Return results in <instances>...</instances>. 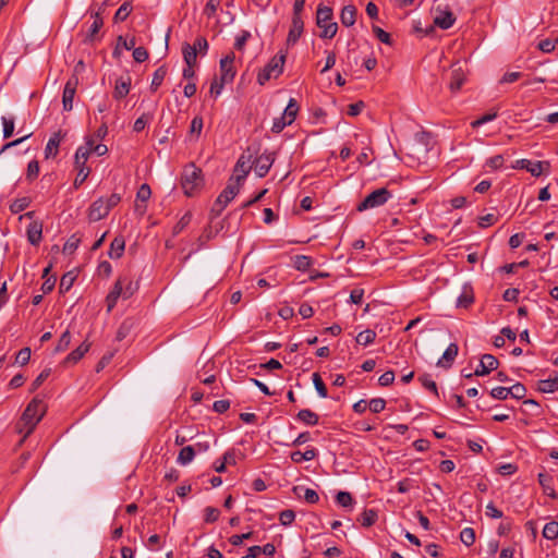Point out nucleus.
I'll list each match as a JSON object with an SVG mask.
<instances>
[{
  "label": "nucleus",
  "instance_id": "31",
  "mask_svg": "<svg viewBox=\"0 0 558 558\" xmlns=\"http://www.w3.org/2000/svg\"><path fill=\"white\" fill-rule=\"evenodd\" d=\"M456 21L453 14L449 11L441 12L438 16L434 19V24L440 27L441 29L450 28Z\"/></svg>",
  "mask_w": 558,
  "mask_h": 558
},
{
  "label": "nucleus",
  "instance_id": "48",
  "mask_svg": "<svg viewBox=\"0 0 558 558\" xmlns=\"http://www.w3.org/2000/svg\"><path fill=\"white\" fill-rule=\"evenodd\" d=\"M132 11V8L129 2H124L116 12L114 14V21L116 22H123L128 19Z\"/></svg>",
  "mask_w": 558,
  "mask_h": 558
},
{
  "label": "nucleus",
  "instance_id": "8",
  "mask_svg": "<svg viewBox=\"0 0 558 558\" xmlns=\"http://www.w3.org/2000/svg\"><path fill=\"white\" fill-rule=\"evenodd\" d=\"M515 169H525L527 170L532 175L539 177L545 169L549 168L548 161H531L529 159H520L515 161V165L513 166Z\"/></svg>",
  "mask_w": 558,
  "mask_h": 558
},
{
  "label": "nucleus",
  "instance_id": "18",
  "mask_svg": "<svg viewBox=\"0 0 558 558\" xmlns=\"http://www.w3.org/2000/svg\"><path fill=\"white\" fill-rule=\"evenodd\" d=\"M459 352V347L457 343H450L445 350L442 356L438 360L437 366L442 368L451 367Z\"/></svg>",
  "mask_w": 558,
  "mask_h": 558
},
{
  "label": "nucleus",
  "instance_id": "23",
  "mask_svg": "<svg viewBox=\"0 0 558 558\" xmlns=\"http://www.w3.org/2000/svg\"><path fill=\"white\" fill-rule=\"evenodd\" d=\"M538 483L543 488V492L545 495L553 499H557L558 495L554 488V480L553 477L547 473H539L538 474Z\"/></svg>",
  "mask_w": 558,
  "mask_h": 558
},
{
  "label": "nucleus",
  "instance_id": "43",
  "mask_svg": "<svg viewBox=\"0 0 558 558\" xmlns=\"http://www.w3.org/2000/svg\"><path fill=\"white\" fill-rule=\"evenodd\" d=\"M29 204L31 201L28 197H21L13 201V203L10 205V210L12 214H19L26 209L29 206Z\"/></svg>",
  "mask_w": 558,
  "mask_h": 558
},
{
  "label": "nucleus",
  "instance_id": "49",
  "mask_svg": "<svg viewBox=\"0 0 558 558\" xmlns=\"http://www.w3.org/2000/svg\"><path fill=\"white\" fill-rule=\"evenodd\" d=\"M70 343H71V333L69 330H65L59 338V341L56 345L54 351L63 352L69 348Z\"/></svg>",
  "mask_w": 558,
  "mask_h": 558
},
{
  "label": "nucleus",
  "instance_id": "14",
  "mask_svg": "<svg viewBox=\"0 0 558 558\" xmlns=\"http://www.w3.org/2000/svg\"><path fill=\"white\" fill-rule=\"evenodd\" d=\"M252 165L250 163V158L245 160L244 156H241L234 167V177L233 182L241 186L242 182L248 174L250 170L252 169Z\"/></svg>",
  "mask_w": 558,
  "mask_h": 558
},
{
  "label": "nucleus",
  "instance_id": "28",
  "mask_svg": "<svg viewBox=\"0 0 558 558\" xmlns=\"http://www.w3.org/2000/svg\"><path fill=\"white\" fill-rule=\"evenodd\" d=\"M296 420L304 423L305 425L315 426L318 424L319 416L317 413L313 412L310 409H303L300 410L299 413L296 414Z\"/></svg>",
  "mask_w": 558,
  "mask_h": 558
},
{
  "label": "nucleus",
  "instance_id": "33",
  "mask_svg": "<svg viewBox=\"0 0 558 558\" xmlns=\"http://www.w3.org/2000/svg\"><path fill=\"white\" fill-rule=\"evenodd\" d=\"M196 454V449L193 446L183 447L177 458V462L181 465H186L193 461Z\"/></svg>",
  "mask_w": 558,
  "mask_h": 558
},
{
  "label": "nucleus",
  "instance_id": "27",
  "mask_svg": "<svg viewBox=\"0 0 558 558\" xmlns=\"http://www.w3.org/2000/svg\"><path fill=\"white\" fill-rule=\"evenodd\" d=\"M124 248H125V241H124V239L122 236H116L111 241V244H110V250L108 252L109 257L112 258V259L120 258L123 255V253H124Z\"/></svg>",
  "mask_w": 558,
  "mask_h": 558
},
{
  "label": "nucleus",
  "instance_id": "30",
  "mask_svg": "<svg viewBox=\"0 0 558 558\" xmlns=\"http://www.w3.org/2000/svg\"><path fill=\"white\" fill-rule=\"evenodd\" d=\"M299 112V105L298 101L294 98H290L288 106L282 112V118L286 120L290 125L294 122L296 114Z\"/></svg>",
  "mask_w": 558,
  "mask_h": 558
},
{
  "label": "nucleus",
  "instance_id": "47",
  "mask_svg": "<svg viewBox=\"0 0 558 558\" xmlns=\"http://www.w3.org/2000/svg\"><path fill=\"white\" fill-rule=\"evenodd\" d=\"M74 280L75 277L71 272L63 275L59 286L60 293L68 292L72 288Z\"/></svg>",
  "mask_w": 558,
  "mask_h": 558
},
{
  "label": "nucleus",
  "instance_id": "2",
  "mask_svg": "<svg viewBox=\"0 0 558 558\" xmlns=\"http://www.w3.org/2000/svg\"><path fill=\"white\" fill-rule=\"evenodd\" d=\"M181 186L186 196L192 197L196 195L204 186L202 169L197 168L194 163L185 166L181 177Z\"/></svg>",
  "mask_w": 558,
  "mask_h": 558
},
{
  "label": "nucleus",
  "instance_id": "35",
  "mask_svg": "<svg viewBox=\"0 0 558 558\" xmlns=\"http://www.w3.org/2000/svg\"><path fill=\"white\" fill-rule=\"evenodd\" d=\"M313 260L306 255H295L293 257V267L300 271H306L311 268Z\"/></svg>",
  "mask_w": 558,
  "mask_h": 558
},
{
  "label": "nucleus",
  "instance_id": "37",
  "mask_svg": "<svg viewBox=\"0 0 558 558\" xmlns=\"http://www.w3.org/2000/svg\"><path fill=\"white\" fill-rule=\"evenodd\" d=\"M376 339V332L372 329H366L356 336L355 340L361 345H368L373 343Z\"/></svg>",
  "mask_w": 558,
  "mask_h": 558
},
{
  "label": "nucleus",
  "instance_id": "29",
  "mask_svg": "<svg viewBox=\"0 0 558 558\" xmlns=\"http://www.w3.org/2000/svg\"><path fill=\"white\" fill-rule=\"evenodd\" d=\"M356 17V9L354 5H345L342 8L340 13V21L342 25L350 27L354 25Z\"/></svg>",
  "mask_w": 558,
  "mask_h": 558
},
{
  "label": "nucleus",
  "instance_id": "34",
  "mask_svg": "<svg viewBox=\"0 0 558 558\" xmlns=\"http://www.w3.org/2000/svg\"><path fill=\"white\" fill-rule=\"evenodd\" d=\"M378 519L377 511L374 509H365L359 519L361 524L365 527H369L376 523Z\"/></svg>",
  "mask_w": 558,
  "mask_h": 558
},
{
  "label": "nucleus",
  "instance_id": "1",
  "mask_svg": "<svg viewBox=\"0 0 558 558\" xmlns=\"http://www.w3.org/2000/svg\"><path fill=\"white\" fill-rule=\"evenodd\" d=\"M45 415V407L41 400L33 399L24 410L20 421L16 424V432L23 434L24 441L35 429L37 424Z\"/></svg>",
  "mask_w": 558,
  "mask_h": 558
},
{
  "label": "nucleus",
  "instance_id": "21",
  "mask_svg": "<svg viewBox=\"0 0 558 558\" xmlns=\"http://www.w3.org/2000/svg\"><path fill=\"white\" fill-rule=\"evenodd\" d=\"M433 137L427 132H418L415 135V150L417 153L427 154L432 148Z\"/></svg>",
  "mask_w": 558,
  "mask_h": 558
},
{
  "label": "nucleus",
  "instance_id": "42",
  "mask_svg": "<svg viewBox=\"0 0 558 558\" xmlns=\"http://www.w3.org/2000/svg\"><path fill=\"white\" fill-rule=\"evenodd\" d=\"M192 220V214L190 211L185 213L180 220L175 223L173 227L172 233L173 235H178L181 233L191 222Z\"/></svg>",
  "mask_w": 558,
  "mask_h": 558
},
{
  "label": "nucleus",
  "instance_id": "17",
  "mask_svg": "<svg viewBox=\"0 0 558 558\" xmlns=\"http://www.w3.org/2000/svg\"><path fill=\"white\" fill-rule=\"evenodd\" d=\"M132 80L130 75L121 76L116 80L113 98L117 100L123 99L128 96L131 89Z\"/></svg>",
  "mask_w": 558,
  "mask_h": 558
},
{
  "label": "nucleus",
  "instance_id": "20",
  "mask_svg": "<svg viewBox=\"0 0 558 558\" xmlns=\"http://www.w3.org/2000/svg\"><path fill=\"white\" fill-rule=\"evenodd\" d=\"M27 240L32 245H38L43 238V223L32 221L26 230Z\"/></svg>",
  "mask_w": 558,
  "mask_h": 558
},
{
  "label": "nucleus",
  "instance_id": "62",
  "mask_svg": "<svg viewBox=\"0 0 558 558\" xmlns=\"http://www.w3.org/2000/svg\"><path fill=\"white\" fill-rule=\"evenodd\" d=\"M373 33L384 44L391 45L390 34L380 28L379 26L373 25Z\"/></svg>",
  "mask_w": 558,
  "mask_h": 558
},
{
  "label": "nucleus",
  "instance_id": "22",
  "mask_svg": "<svg viewBox=\"0 0 558 558\" xmlns=\"http://www.w3.org/2000/svg\"><path fill=\"white\" fill-rule=\"evenodd\" d=\"M286 62V53L279 51L271 60L265 65L268 71L274 73V76L277 77L283 71V65Z\"/></svg>",
  "mask_w": 558,
  "mask_h": 558
},
{
  "label": "nucleus",
  "instance_id": "26",
  "mask_svg": "<svg viewBox=\"0 0 558 558\" xmlns=\"http://www.w3.org/2000/svg\"><path fill=\"white\" fill-rule=\"evenodd\" d=\"M292 492L298 497H301V493L303 492V498L305 499L306 502L311 505L317 504L319 501V496L317 492L312 488H305L303 486L298 485L292 488Z\"/></svg>",
  "mask_w": 558,
  "mask_h": 558
},
{
  "label": "nucleus",
  "instance_id": "63",
  "mask_svg": "<svg viewBox=\"0 0 558 558\" xmlns=\"http://www.w3.org/2000/svg\"><path fill=\"white\" fill-rule=\"evenodd\" d=\"M295 520V513L291 509H287L280 512L279 521L282 525H290Z\"/></svg>",
  "mask_w": 558,
  "mask_h": 558
},
{
  "label": "nucleus",
  "instance_id": "64",
  "mask_svg": "<svg viewBox=\"0 0 558 558\" xmlns=\"http://www.w3.org/2000/svg\"><path fill=\"white\" fill-rule=\"evenodd\" d=\"M133 50V58L136 62L142 63L149 57L148 51L144 47H135Z\"/></svg>",
  "mask_w": 558,
  "mask_h": 558
},
{
  "label": "nucleus",
  "instance_id": "50",
  "mask_svg": "<svg viewBox=\"0 0 558 558\" xmlns=\"http://www.w3.org/2000/svg\"><path fill=\"white\" fill-rule=\"evenodd\" d=\"M3 125V138H10L14 133V119L13 118H1Z\"/></svg>",
  "mask_w": 558,
  "mask_h": 558
},
{
  "label": "nucleus",
  "instance_id": "11",
  "mask_svg": "<svg viewBox=\"0 0 558 558\" xmlns=\"http://www.w3.org/2000/svg\"><path fill=\"white\" fill-rule=\"evenodd\" d=\"M109 214L108 207L105 205V197L94 201L88 209V219L90 221H99Z\"/></svg>",
  "mask_w": 558,
  "mask_h": 558
},
{
  "label": "nucleus",
  "instance_id": "56",
  "mask_svg": "<svg viewBox=\"0 0 558 558\" xmlns=\"http://www.w3.org/2000/svg\"><path fill=\"white\" fill-rule=\"evenodd\" d=\"M81 239L73 234L63 245V253L72 254L78 246Z\"/></svg>",
  "mask_w": 558,
  "mask_h": 558
},
{
  "label": "nucleus",
  "instance_id": "7",
  "mask_svg": "<svg viewBox=\"0 0 558 558\" xmlns=\"http://www.w3.org/2000/svg\"><path fill=\"white\" fill-rule=\"evenodd\" d=\"M274 161L275 157L272 153H264L255 158L252 167L258 178H264L270 170Z\"/></svg>",
  "mask_w": 558,
  "mask_h": 558
},
{
  "label": "nucleus",
  "instance_id": "54",
  "mask_svg": "<svg viewBox=\"0 0 558 558\" xmlns=\"http://www.w3.org/2000/svg\"><path fill=\"white\" fill-rule=\"evenodd\" d=\"M367 405L373 413H380L386 408V400L383 398H374L367 402Z\"/></svg>",
  "mask_w": 558,
  "mask_h": 558
},
{
  "label": "nucleus",
  "instance_id": "3",
  "mask_svg": "<svg viewBox=\"0 0 558 558\" xmlns=\"http://www.w3.org/2000/svg\"><path fill=\"white\" fill-rule=\"evenodd\" d=\"M332 9L323 4H319L316 12V24L322 28L319 34L320 38L331 39L336 36L338 25L332 21Z\"/></svg>",
  "mask_w": 558,
  "mask_h": 558
},
{
  "label": "nucleus",
  "instance_id": "36",
  "mask_svg": "<svg viewBox=\"0 0 558 558\" xmlns=\"http://www.w3.org/2000/svg\"><path fill=\"white\" fill-rule=\"evenodd\" d=\"M167 75V68L165 65L159 66L153 74V80L150 83V89L156 92L159 86L162 84L165 77Z\"/></svg>",
  "mask_w": 558,
  "mask_h": 558
},
{
  "label": "nucleus",
  "instance_id": "55",
  "mask_svg": "<svg viewBox=\"0 0 558 558\" xmlns=\"http://www.w3.org/2000/svg\"><path fill=\"white\" fill-rule=\"evenodd\" d=\"M39 174V163L37 160H32L28 162L27 171H26V180L34 181Z\"/></svg>",
  "mask_w": 558,
  "mask_h": 558
},
{
  "label": "nucleus",
  "instance_id": "44",
  "mask_svg": "<svg viewBox=\"0 0 558 558\" xmlns=\"http://www.w3.org/2000/svg\"><path fill=\"white\" fill-rule=\"evenodd\" d=\"M508 392L510 397L521 400L525 397L526 388L521 383H517L508 388Z\"/></svg>",
  "mask_w": 558,
  "mask_h": 558
},
{
  "label": "nucleus",
  "instance_id": "61",
  "mask_svg": "<svg viewBox=\"0 0 558 558\" xmlns=\"http://www.w3.org/2000/svg\"><path fill=\"white\" fill-rule=\"evenodd\" d=\"M227 83L228 82L222 81V78L215 77L210 84V89H209L210 95L218 97L221 94L225 84H227Z\"/></svg>",
  "mask_w": 558,
  "mask_h": 558
},
{
  "label": "nucleus",
  "instance_id": "25",
  "mask_svg": "<svg viewBox=\"0 0 558 558\" xmlns=\"http://www.w3.org/2000/svg\"><path fill=\"white\" fill-rule=\"evenodd\" d=\"M465 81L464 71L461 68H454L451 71L449 88L452 93H457Z\"/></svg>",
  "mask_w": 558,
  "mask_h": 558
},
{
  "label": "nucleus",
  "instance_id": "16",
  "mask_svg": "<svg viewBox=\"0 0 558 558\" xmlns=\"http://www.w3.org/2000/svg\"><path fill=\"white\" fill-rule=\"evenodd\" d=\"M304 28L302 16H292V24L287 37V45L293 46L301 37Z\"/></svg>",
  "mask_w": 558,
  "mask_h": 558
},
{
  "label": "nucleus",
  "instance_id": "9",
  "mask_svg": "<svg viewBox=\"0 0 558 558\" xmlns=\"http://www.w3.org/2000/svg\"><path fill=\"white\" fill-rule=\"evenodd\" d=\"M78 84L77 77H71L64 85L62 94V106L64 111H71L73 108V99Z\"/></svg>",
  "mask_w": 558,
  "mask_h": 558
},
{
  "label": "nucleus",
  "instance_id": "24",
  "mask_svg": "<svg viewBox=\"0 0 558 558\" xmlns=\"http://www.w3.org/2000/svg\"><path fill=\"white\" fill-rule=\"evenodd\" d=\"M90 344L84 341L64 359L63 364L70 365L77 363L85 355V353L88 352Z\"/></svg>",
  "mask_w": 558,
  "mask_h": 558
},
{
  "label": "nucleus",
  "instance_id": "52",
  "mask_svg": "<svg viewBox=\"0 0 558 558\" xmlns=\"http://www.w3.org/2000/svg\"><path fill=\"white\" fill-rule=\"evenodd\" d=\"M336 501L343 508L351 507L353 504L352 495L348 492H339L336 496Z\"/></svg>",
  "mask_w": 558,
  "mask_h": 558
},
{
  "label": "nucleus",
  "instance_id": "19",
  "mask_svg": "<svg viewBox=\"0 0 558 558\" xmlns=\"http://www.w3.org/2000/svg\"><path fill=\"white\" fill-rule=\"evenodd\" d=\"M64 135L61 133V131H58L53 133L45 148V158H54L58 155L59 146Z\"/></svg>",
  "mask_w": 558,
  "mask_h": 558
},
{
  "label": "nucleus",
  "instance_id": "39",
  "mask_svg": "<svg viewBox=\"0 0 558 558\" xmlns=\"http://www.w3.org/2000/svg\"><path fill=\"white\" fill-rule=\"evenodd\" d=\"M183 59L186 65H195L197 52L195 48H192L190 44H184L182 47Z\"/></svg>",
  "mask_w": 558,
  "mask_h": 558
},
{
  "label": "nucleus",
  "instance_id": "15",
  "mask_svg": "<svg viewBox=\"0 0 558 558\" xmlns=\"http://www.w3.org/2000/svg\"><path fill=\"white\" fill-rule=\"evenodd\" d=\"M107 5V1H105L99 9V11L92 13V17L94 19L88 34L86 35L85 43H93L95 40L96 34L100 31V28L104 25V20L101 17V12L104 11V8Z\"/></svg>",
  "mask_w": 558,
  "mask_h": 558
},
{
  "label": "nucleus",
  "instance_id": "10",
  "mask_svg": "<svg viewBox=\"0 0 558 558\" xmlns=\"http://www.w3.org/2000/svg\"><path fill=\"white\" fill-rule=\"evenodd\" d=\"M499 365L498 360L492 354H484L480 361V364L474 371L475 376H485L490 372L497 369Z\"/></svg>",
  "mask_w": 558,
  "mask_h": 558
},
{
  "label": "nucleus",
  "instance_id": "4",
  "mask_svg": "<svg viewBox=\"0 0 558 558\" xmlns=\"http://www.w3.org/2000/svg\"><path fill=\"white\" fill-rule=\"evenodd\" d=\"M90 155V148L86 146H80L74 156V165L77 170V175L74 180V189H78L90 173V169L86 166V161Z\"/></svg>",
  "mask_w": 558,
  "mask_h": 558
},
{
  "label": "nucleus",
  "instance_id": "46",
  "mask_svg": "<svg viewBox=\"0 0 558 558\" xmlns=\"http://www.w3.org/2000/svg\"><path fill=\"white\" fill-rule=\"evenodd\" d=\"M460 539L465 546H472L475 542V532L472 527H464L460 533Z\"/></svg>",
  "mask_w": 558,
  "mask_h": 558
},
{
  "label": "nucleus",
  "instance_id": "5",
  "mask_svg": "<svg viewBox=\"0 0 558 558\" xmlns=\"http://www.w3.org/2000/svg\"><path fill=\"white\" fill-rule=\"evenodd\" d=\"M240 187L238 184L233 182V178H230L225 190L219 194L216 202L211 207V214L214 216H219L227 205L238 195L240 192Z\"/></svg>",
  "mask_w": 558,
  "mask_h": 558
},
{
  "label": "nucleus",
  "instance_id": "13",
  "mask_svg": "<svg viewBox=\"0 0 558 558\" xmlns=\"http://www.w3.org/2000/svg\"><path fill=\"white\" fill-rule=\"evenodd\" d=\"M126 278H119L106 298L107 312L110 313L116 306L120 296L123 298V283Z\"/></svg>",
  "mask_w": 558,
  "mask_h": 558
},
{
  "label": "nucleus",
  "instance_id": "6",
  "mask_svg": "<svg viewBox=\"0 0 558 558\" xmlns=\"http://www.w3.org/2000/svg\"><path fill=\"white\" fill-rule=\"evenodd\" d=\"M391 197V193L385 189H378L369 193L359 205L357 210L363 211L384 205Z\"/></svg>",
  "mask_w": 558,
  "mask_h": 558
},
{
  "label": "nucleus",
  "instance_id": "53",
  "mask_svg": "<svg viewBox=\"0 0 558 558\" xmlns=\"http://www.w3.org/2000/svg\"><path fill=\"white\" fill-rule=\"evenodd\" d=\"M537 389L541 392L549 393L556 391L558 388L555 386V383L551 378L548 379H542L537 384Z\"/></svg>",
  "mask_w": 558,
  "mask_h": 558
},
{
  "label": "nucleus",
  "instance_id": "58",
  "mask_svg": "<svg viewBox=\"0 0 558 558\" xmlns=\"http://www.w3.org/2000/svg\"><path fill=\"white\" fill-rule=\"evenodd\" d=\"M203 130V118L202 117H194L191 121V128L190 133L191 135L195 134L196 140L199 137Z\"/></svg>",
  "mask_w": 558,
  "mask_h": 558
},
{
  "label": "nucleus",
  "instance_id": "45",
  "mask_svg": "<svg viewBox=\"0 0 558 558\" xmlns=\"http://www.w3.org/2000/svg\"><path fill=\"white\" fill-rule=\"evenodd\" d=\"M313 384L319 397L327 398L328 392L325 383L318 373L313 374Z\"/></svg>",
  "mask_w": 558,
  "mask_h": 558
},
{
  "label": "nucleus",
  "instance_id": "38",
  "mask_svg": "<svg viewBox=\"0 0 558 558\" xmlns=\"http://www.w3.org/2000/svg\"><path fill=\"white\" fill-rule=\"evenodd\" d=\"M474 302L472 290L464 289L463 292L458 296L456 305L457 307L468 308Z\"/></svg>",
  "mask_w": 558,
  "mask_h": 558
},
{
  "label": "nucleus",
  "instance_id": "32",
  "mask_svg": "<svg viewBox=\"0 0 558 558\" xmlns=\"http://www.w3.org/2000/svg\"><path fill=\"white\" fill-rule=\"evenodd\" d=\"M317 457V450L311 448L301 452L299 450L291 452L290 458L294 463H301L302 461H311Z\"/></svg>",
  "mask_w": 558,
  "mask_h": 558
},
{
  "label": "nucleus",
  "instance_id": "12",
  "mask_svg": "<svg viewBox=\"0 0 558 558\" xmlns=\"http://www.w3.org/2000/svg\"><path fill=\"white\" fill-rule=\"evenodd\" d=\"M234 54L229 53L220 60V78L225 82H232L235 76V70L233 68Z\"/></svg>",
  "mask_w": 558,
  "mask_h": 558
},
{
  "label": "nucleus",
  "instance_id": "57",
  "mask_svg": "<svg viewBox=\"0 0 558 558\" xmlns=\"http://www.w3.org/2000/svg\"><path fill=\"white\" fill-rule=\"evenodd\" d=\"M192 48H195V51L201 54H206L208 50V41L205 37L199 36L195 39L194 44L191 45Z\"/></svg>",
  "mask_w": 558,
  "mask_h": 558
},
{
  "label": "nucleus",
  "instance_id": "40",
  "mask_svg": "<svg viewBox=\"0 0 558 558\" xmlns=\"http://www.w3.org/2000/svg\"><path fill=\"white\" fill-rule=\"evenodd\" d=\"M543 536L546 539H556L558 537V522L557 521H550L545 524L543 529Z\"/></svg>",
  "mask_w": 558,
  "mask_h": 558
},
{
  "label": "nucleus",
  "instance_id": "60",
  "mask_svg": "<svg viewBox=\"0 0 558 558\" xmlns=\"http://www.w3.org/2000/svg\"><path fill=\"white\" fill-rule=\"evenodd\" d=\"M31 354H32V351L28 347L21 349L15 356V363H17L22 366L27 364L31 359Z\"/></svg>",
  "mask_w": 558,
  "mask_h": 558
},
{
  "label": "nucleus",
  "instance_id": "59",
  "mask_svg": "<svg viewBox=\"0 0 558 558\" xmlns=\"http://www.w3.org/2000/svg\"><path fill=\"white\" fill-rule=\"evenodd\" d=\"M504 162L502 155H495L486 160L485 166L492 170H497L504 166Z\"/></svg>",
  "mask_w": 558,
  "mask_h": 558
},
{
  "label": "nucleus",
  "instance_id": "41",
  "mask_svg": "<svg viewBox=\"0 0 558 558\" xmlns=\"http://www.w3.org/2000/svg\"><path fill=\"white\" fill-rule=\"evenodd\" d=\"M418 381L422 384V386L429 390L435 396H438V389L436 383L433 380L432 376L428 374H424L418 377Z\"/></svg>",
  "mask_w": 558,
  "mask_h": 558
},
{
  "label": "nucleus",
  "instance_id": "51",
  "mask_svg": "<svg viewBox=\"0 0 558 558\" xmlns=\"http://www.w3.org/2000/svg\"><path fill=\"white\" fill-rule=\"evenodd\" d=\"M220 511L215 507H206L204 509V521L206 523H214L219 519Z\"/></svg>",
  "mask_w": 558,
  "mask_h": 558
}]
</instances>
